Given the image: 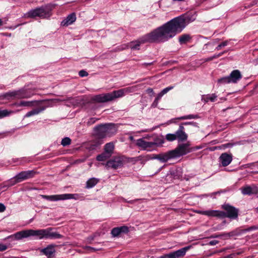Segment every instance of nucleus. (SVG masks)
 Segmentation results:
<instances>
[{
  "mask_svg": "<svg viewBox=\"0 0 258 258\" xmlns=\"http://www.w3.org/2000/svg\"><path fill=\"white\" fill-rule=\"evenodd\" d=\"M190 21L189 16L176 17L137 40L120 45L117 49L119 51L128 48L133 50H139L142 44L164 42L180 33Z\"/></svg>",
  "mask_w": 258,
  "mask_h": 258,
  "instance_id": "obj_1",
  "label": "nucleus"
},
{
  "mask_svg": "<svg viewBox=\"0 0 258 258\" xmlns=\"http://www.w3.org/2000/svg\"><path fill=\"white\" fill-rule=\"evenodd\" d=\"M31 236L34 237L36 239H59L62 235L56 232L52 231V228L33 230L28 229L18 232L13 235L6 238V239L21 240L23 238H28Z\"/></svg>",
  "mask_w": 258,
  "mask_h": 258,
  "instance_id": "obj_2",
  "label": "nucleus"
},
{
  "mask_svg": "<svg viewBox=\"0 0 258 258\" xmlns=\"http://www.w3.org/2000/svg\"><path fill=\"white\" fill-rule=\"evenodd\" d=\"M222 208L226 212L218 210H206L199 211V213L209 217H217L221 218L228 217L231 219H235L237 218L238 211L235 207L228 204H225L222 206Z\"/></svg>",
  "mask_w": 258,
  "mask_h": 258,
  "instance_id": "obj_3",
  "label": "nucleus"
},
{
  "mask_svg": "<svg viewBox=\"0 0 258 258\" xmlns=\"http://www.w3.org/2000/svg\"><path fill=\"white\" fill-rule=\"evenodd\" d=\"M132 92V88L127 87L115 90L110 93L96 95L94 97V100L99 103H105L113 101L116 98L122 97L126 94Z\"/></svg>",
  "mask_w": 258,
  "mask_h": 258,
  "instance_id": "obj_4",
  "label": "nucleus"
},
{
  "mask_svg": "<svg viewBox=\"0 0 258 258\" xmlns=\"http://www.w3.org/2000/svg\"><path fill=\"white\" fill-rule=\"evenodd\" d=\"M32 96V94L26 89H21L18 90L9 91L0 96V99L2 100H15L23 98H28Z\"/></svg>",
  "mask_w": 258,
  "mask_h": 258,
  "instance_id": "obj_5",
  "label": "nucleus"
},
{
  "mask_svg": "<svg viewBox=\"0 0 258 258\" xmlns=\"http://www.w3.org/2000/svg\"><path fill=\"white\" fill-rule=\"evenodd\" d=\"M192 151L189 142L179 144L174 150L168 151L170 159L176 158L185 155Z\"/></svg>",
  "mask_w": 258,
  "mask_h": 258,
  "instance_id": "obj_6",
  "label": "nucleus"
},
{
  "mask_svg": "<svg viewBox=\"0 0 258 258\" xmlns=\"http://www.w3.org/2000/svg\"><path fill=\"white\" fill-rule=\"evenodd\" d=\"M50 9L47 7H41L31 10L27 13V16L30 18L38 17L41 18H46L50 16Z\"/></svg>",
  "mask_w": 258,
  "mask_h": 258,
  "instance_id": "obj_7",
  "label": "nucleus"
},
{
  "mask_svg": "<svg viewBox=\"0 0 258 258\" xmlns=\"http://www.w3.org/2000/svg\"><path fill=\"white\" fill-rule=\"evenodd\" d=\"M40 196L45 200L51 202H56L61 200H66L69 199H77L78 195L77 194H64L61 195H41Z\"/></svg>",
  "mask_w": 258,
  "mask_h": 258,
  "instance_id": "obj_8",
  "label": "nucleus"
},
{
  "mask_svg": "<svg viewBox=\"0 0 258 258\" xmlns=\"http://www.w3.org/2000/svg\"><path fill=\"white\" fill-rule=\"evenodd\" d=\"M116 134L115 130H95L94 138L96 141L101 140L107 137H110Z\"/></svg>",
  "mask_w": 258,
  "mask_h": 258,
  "instance_id": "obj_9",
  "label": "nucleus"
},
{
  "mask_svg": "<svg viewBox=\"0 0 258 258\" xmlns=\"http://www.w3.org/2000/svg\"><path fill=\"white\" fill-rule=\"evenodd\" d=\"M124 160L123 157H115L107 161L105 164L107 168L117 169L122 167L123 165Z\"/></svg>",
  "mask_w": 258,
  "mask_h": 258,
  "instance_id": "obj_10",
  "label": "nucleus"
},
{
  "mask_svg": "<svg viewBox=\"0 0 258 258\" xmlns=\"http://www.w3.org/2000/svg\"><path fill=\"white\" fill-rule=\"evenodd\" d=\"M155 144L157 143H152V141H146L144 139H139L137 142V144L139 147L149 151H151L155 148Z\"/></svg>",
  "mask_w": 258,
  "mask_h": 258,
  "instance_id": "obj_11",
  "label": "nucleus"
},
{
  "mask_svg": "<svg viewBox=\"0 0 258 258\" xmlns=\"http://www.w3.org/2000/svg\"><path fill=\"white\" fill-rule=\"evenodd\" d=\"M190 248V246L183 247L180 249L167 253L168 258H180L185 255L186 251Z\"/></svg>",
  "mask_w": 258,
  "mask_h": 258,
  "instance_id": "obj_12",
  "label": "nucleus"
},
{
  "mask_svg": "<svg viewBox=\"0 0 258 258\" xmlns=\"http://www.w3.org/2000/svg\"><path fill=\"white\" fill-rule=\"evenodd\" d=\"M35 173L36 172L34 170L24 171L17 174L16 175V177L17 178L18 181L20 182L23 180L33 177Z\"/></svg>",
  "mask_w": 258,
  "mask_h": 258,
  "instance_id": "obj_13",
  "label": "nucleus"
},
{
  "mask_svg": "<svg viewBox=\"0 0 258 258\" xmlns=\"http://www.w3.org/2000/svg\"><path fill=\"white\" fill-rule=\"evenodd\" d=\"M42 102V100L39 101V105L34 106V107H36L37 108L32 109V110L28 112L25 117H29L33 115H35L39 114L41 112L44 110L46 108V107L44 106L41 105V103Z\"/></svg>",
  "mask_w": 258,
  "mask_h": 258,
  "instance_id": "obj_14",
  "label": "nucleus"
},
{
  "mask_svg": "<svg viewBox=\"0 0 258 258\" xmlns=\"http://www.w3.org/2000/svg\"><path fill=\"white\" fill-rule=\"evenodd\" d=\"M232 160V155L231 154L224 153H222L219 157V162L223 166H227L229 165Z\"/></svg>",
  "mask_w": 258,
  "mask_h": 258,
  "instance_id": "obj_15",
  "label": "nucleus"
},
{
  "mask_svg": "<svg viewBox=\"0 0 258 258\" xmlns=\"http://www.w3.org/2000/svg\"><path fill=\"white\" fill-rule=\"evenodd\" d=\"M56 245L54 244H49L46 247L40 249V251L43 254L47 256H53L56 252L55 247Z\"/></svg>",
  "mask_w": 258,
  "mask_h": 258,
  "instance_id": "obj_16",
  "label": "nucleus"
},
{
  "mask_svg": "<svg viewBox=\"0 0 258 258\" xmlns=\"http://www.w3.org/2000/svg\"><path fill=\"white\" fill-rule=\"evenodd\" d=\"M228 76L231 83H236L242 78L241 73L238 70L232 71Z\"/></svg>",
  "mask_w": 258,
  "mask_h": 258,
  "instance_id": "obj_17",
  "label": "nucleus"
},
{
  "mask_svg": "<svg viewBox=\"0 0 258 258\" xmlns=\"http://www.w3.org/2000/svg\"><path fill=\"white\" fill-rule=\"evenodd\" d=\"M241 192L244 195L256 194L258 192V188L254 185L246 186L241 188Z\"/></svg>",
  "mask_w": 258,
  "mask_h": 258,
  "instance_id": "obj_18",
  "label": "nucleus"
},
{
  "mask_svg": "<svg viewBox=\"0 0 258 258\" xmlns=\"http://www.w3.org/2000/svg\"><path fill=\"white\" fill-rule=\"evenodd\" d=\"M151 159H158L162 162H165L170 160L168 152L161 153L159 154L153 155L150 158Z\"/></svg>",
  "mask_w": 258,
  "mask_h": 258,
  "instance_id": "obj_19",
  "label": "nucleus"
},
{
  "mask_svg": "<svg viewBox=\"0 0 258 258\" xmlns=\"http://www.w3.org/2000/svg\"><path fill=\"white\" fill-rule=\"evenodd\" d=\"M118 125L113 123L100 124L94 126L93 129H115L118 128Z\"/></svg>",
  "mask_w": 258,
  "mask_h": 258,
  "instance_id": "obj_20",
  "label": "nucleus"
},
{
  "mask_svg": "<svg viewBox=\"0 0 258 258\" xmlns=\"http://www.w3.org/2000/svg\"><path fill=\"white\" fill-rule=\"evenodd\" d=\"M76 20V14L73 13L68 16L66 19L63 20L61 22L63 26H68L73 24Z\"/></svg>",
  "mask_w": 258,
  "mask_h": 258,
  "instance_id": "obj_21",
  "label": "nucleus"
},
{
  "mask_svg": "<svg viewBox=\"0 0 258 258\" xmlns=\"http://www.w3.org/2000/svg\"><path fill=\"white\" fill-rule=\"evenodd\" d=\"M258 229V227H256L255 226H251L247 229H244V230H240V231H238V230H236L235 231H232V232H230L228 233H226L225 235L227 236H236V235H238L239 234H240L241 233H244V232H247V231H251V230H255V229Z\"/></svg>",
  "mask_w": 258,
  "mask_h": 258,
  "instance_id": "obj_22",
  "label": "nucleus"
},
{
  "mask_svg": "<svg viewBox=\"0 0 258 258\" xmlns=\"http://www.w3.org/2000/svg\"><path fill=\"white\" fill-rule=\"evenodd\" d=\"M39 105V101L34 100L31 101H22L17 104L18 106H30L32 107L34 106Z\"/></svg>",
  "mask_w": 258,
  "mask_h": 258,
  "instance_id": "obj_23",
  "label": "nucleus"
},
{
  "mask_svg": "<svg viewBox=\"0 0 258 258\" xmlns=\"http://www.w3.org/2000/svg\"><path fill=\"white\" fill-rule=\"evenodd\" d=\"M176 139L179 142L184 141L187 138V136L183 130H178L176 132Z\"/></svg>",
  "mask_w": 258,
  "mask_h": 258,
  "instance_id": "obj_24",
  "label": "nucleus"
},
{
  "mask_svg": "<svg viewBox=\"0 0 258 258\" xmlns=\"http://www.w3.org/2000/svg\"><path fill=\"white\" fill-rule=\"evenodd\" d=\"M114 148V145L113 143H107L104 146V152L106 153L110 156L112 155Z\"/></svg>",
  "mask_w": 258,
  "mask_h": 258,
  "instance_id": "obj_25",
  "label": "nucleus"
},
{
  "mask_svg": "<svg viewBox=\"0 0 258 258\" xmlns=\"http://www.w3.org/2000/svg\"><path fill=\"white\" fill-rule=\"evenodd\" d=\"M18 180L16 177V175L14 177L11 178L9 180L7 181L4 183L3 187H9L10 186H12L17 183H19Z\"/></svg>",
  "mask_w": 258,
  "mask_h": 258,
  "instance_id": "obj_26",
  "label": "nucleus"
},
{
  "mask_svg": "<svg viewBox=\"0 0 258 258\" xmlns=\"http://www.w3.org/2000/svg\"><path fill=\"white\" fill-rule=\"evenodd\" d=\"M184 125L189 126L188 127H187V128H188V129H189L190 128H193V127H199V126H198V125L196 123L194 122H187H187H183V123L180 124V125H179L178 129H180V130L184 129Z\"/></svg>",
  "mask_w": 258,
  "mask_h": 258,
  "instance_id": "obj_27",
  "label": "nucleus"
},
{
  "mask_svg": "<svg viewBox=\"0 0 258 258\" xmlns=\"http://www.w3.org/2000/svg\"><path fill=\"white\" fill-rule=\"evenodd\" d=\"M99 180L96 178H91L86 182V188H91L94 187L98 182Z\"/></svg>",
  "mask_w": 258,
  "mask_h": 258,
  "instance_id": "obj_28",
  "label": "nucleus"
},
{
  "mask_svg": "<svg viewBox=\"0 0 258 258\" xmlns=\"http://www.w3.org/2000/svg\"><path fill=\"white\" fill-rule=\"evenodd\" d=\"M190 39V36L188 34H184L181 35L179 37V42L182 44L186 43L188 42Z\"/></svg>",
  "mask_w": 258,
  "mask_h": 258,
  "instance_id": "obj_29",
  "label": "nucleus"
},
{
  "mask_svg": "<svg viewBox=\"0 0 258 258\" xmlns=\"http://www.w3.org/2000/svg\"><path fill=\"white\" fill-rule=\"evenodd\" d=\"M13 111L8 109H0V118H2L7 116H10Z\"/></svg>",
  "mask_w": 258,
  "mask_h": 258,
  "instance_id": "obj_30",
  "label": "nucleus"
},
{
  "mask_svg": "<svg viewBox=\"0 0 258 258\" xmlns=\"http://www.w3.org/2000/svg\"><path fill=\"white\" fill-rule=\"evenodd\" d=\"M110 156L106 154V153L104 152L102 154L99 155L97 156V160L99 161H104L109 158Z\"/></svg>",
  "mask_w": 258,
  "mask_h": 258,
  "instance_id": "obj_31",
  "label": "nucleus"
},
{
  "mask_svg": "<svg viewBox=\"0 0 258 258\" xmlns=\"http://www.w3.org/2000/svg\"><path fill=\"white\" fill-rule=\"evenodd\" d=\"M218 83L220 85H225L226 84L231 83L229 76L224 77L218 79Z\"/></svg>",
  "mask_w": 258,
  "mask_h": 258,
  "instance_id": "obj_32",
  "label": "nucleus"
},
{
  "mask_svg": "<svg viewBox=\"0 0 258 258\" xmlns=\"http://www.w3.org/2000/svg\"><path fill=\"white\" fill-rule=\"evenodd\" d=\"M217 96L215 94H212L211 95H207L204 98L206 102L211 101L214 102L217 98Z\"/></svg>",
  "mask_w": 258,
  "mask_h": 258,
  "instance_id": "obj_33",
  "label": "nucleus"
},
{
  "mask_svg": "<svg viewBox=\"0 0 258 258\" xmlns=\"http://www.w3.org/2000/svg\"><path fill=\"white\" fill-rule=\"evenodd\" d=\"M152 143H157L158 144H155V147L161 145L164 143V140L162 137L156 138L154 139Z\"/></svg>",
  "mask_w": 258,
  "mask_h": 258,
  "instance_id": "obj_34",
  "label": "nucleus"
},
{
  "mask_svg": "<svg viewBox=\"0 0 258 258\" xmlns=\"http://www.w3.org/2000/svg\"><path fill=\"white\" fill-rule=\"evenodd\" d=\"M162 96L159 93L157 95L156 98L155 99L154 101L152 103L151 105L152 107H156L158 104L159 101L161 99Z\"/></svg>",
  "mask_w": 258,
  "mask_h": 258,
  "instance_id": "obj_35",
  "label": "nucleus"
},
{
  "mask_svg": "<svg viewBox=\"0 0 258 258\" xmlns=\"http://www.w3.org/2000/svg\"><path fill=\"white\" fill-rule=\"evenodd\" d=\"M101 144H102V142H100V141H96L95 140V143L94 144H91L90 145V146L89 147H88V149L89 150H95L96 149V148L99 146L100 145H101Z\"/></svg>",
  "mask_w": 258,
  "mask_h": 258,
  "instance_id": "obj_36",
  "label": "nucleus"
},
{
  "mask_svg": "<svg viewBox=\"0 0 258 258\" xmlns=\"http://www.w3.org/2000/svg\"><path fill=\"white\" fill-rule=\"evenodd\" d=\"M181 170L180 168H176L175 170H173L171 171V174L173 175L174 177L177 176V178H179L180 176Z\"/></svg>",
  "mask_w": 258,
  "mask_h": 258,
  "instance_id": "obj_37",
  "label": "nucleus"
},
{
  "mask_svg": "<svg viewBox=\"0 0 258 258\" xmlns=\"http://www.w3.org/2000/svg\"><path fill=\"white\" fill-rule=\"evenodd\" d=\"M71 140L68 137H66V138L62 139L61 142V144L63 146H66L69 145L71 144Z\"/></svg>",
  "mask_w": 258,
  "mask_h": 258,
  "instance_id": "obj_38",
  "label": "nucleus"
},
{
  "mask_svg": "<svg viewBox=\"0 0 258 258\" xmlns=\"http://www.w3.org/2000/svg\"><path fill=\"white\" fill-rule=\"evenodd\" d=\"M166 139L169 141H173L176 139V133L175 134H168L166 136Z\"/></svg>",
  "mask_w": 258,
  "mask_h": 258,
  "instance_id": "obj_39",
  "label": "nucleus"
},
{
  "mask_svg": "<svg viewBox=\"0 0 258 258\" xmlns=\"http://www.w3.org/2000/svg\"><path fill=\"white\" fill-rule=\"evenodd\" d=\"M121 234L120 230H119L118 227H115L112 229L111 230V234L113 236H117Z\"/></svg>",
  "mask_w": 258,
  "mask_h": 258,
  "instance_id": "obj_40",
  "label": "nucleus"
},
{
  "mask_svg": "<svg viewBox=\"0 0 258 258\" xmlns=\"http://www.w3.org/2000/svg\"><path fill=\"white\" fill-rule=\"evenodd\" d=\"M233 145H234L233 144H231V143H227V144L222 145L220 146L217 147H216V148L219 149H225L226 148H231L232 147H233Z\"/></svg>",
  "mask_w": 258,
  "mask_h": 258,
  "instance_id": "obj_41",
  "label": "nucleus"
},
{
  "mask_svg": "<svg viewBox=\"0 0 258 258\" xmlns=\"http://www.w3.org/2000/svg\"><path fill=\"white\" fill-rule=\"evenodd\" d=\"M173 86H169L168 87H166L164 89H163L160 93L159 94L162 95V96L166 94L168 91L172 90L173 88Z\"/></svg>",
  "mask_w": 258,
  "mask_h": 258,
  "instance_id": "obj_42",
  "label": "nucleus"
},
{
  "mask_svg": "<svg viewBox=\"0 0 258 258\" xmlns=\"http://www.w3.org/2000/svg\"><path fill=\"white\" fill-rule=\"evenodd\" d=\"M229 41L228 40L225 41L222 43L219 44L216 47V49L219 50L221 49L222 47L226 46L228 45Z\"/></svg>",
  "mask_w": 258,
  "mask_h": 258,
  "instance_id": "obj_43",
  "label": "nucleus"
},
{
  "mask_svg": "<svg viewBox=\"0 0 258 258\" xmlns=\"http://www.w3.org/2000/svg\"><path fill=\"white\" fill-rule=\"evenodd\" d=\"M83 249L87 251L93 252L96 251V249L94 247L89 246H84L83 247Z\"/></svg>",
  "mask_w": 258,
  "mask_h": 258,
  "instance_id": "obj_44",
  "label": "nucleus"
},
{
  "mask_svg": "<svg viewBox=\"0 0 258 258\" xmlns=\"http://www.w3.org/2000/svg\"><path fill=\"white\" fill-rule=\"evenodd\" d=\"M119 229L120 230V232L121 233H126L128 231V228L126 226H121L119 227Z\"/></svg>",
  "mask_w": 258,
  "mask_h": 258,
  "instance_id": "obj_45",
  "label": "nucleus"
},
{
  "mask_svg": "<svg viewBox=\"0 0 258 258\" xmlns=\"http://www.w3.org/2000/svg\"><path fill=\"white\" fill-rule=\"evenodd\" d=\"M197 115H188L184 116H182L180 117L181 119H191V118H197Z\"/></svg>",
  "mask_w": 258,
  "mask_h": 258,
  "instance_id": "obj_46",
  "label": "nucleus"
},
{
  "mask_svg": "<svg viewBox=\"0 0 258 258\" xmlns=\"http://www.w3.org/2000/svg\"><path fill=\"white\" fill-rule=\"evenodd\" d=\"M79 75L81 77H84L87 76L88 75V73L85 70H81L79 72Z\"/></svg>",
  "mask_w": 258,
  "mask_h": 258,
  "instance_id": "obj_47",
  "label": "nucleus"
},
{
  "mask_svg": "<svg viewBox=\"0 0 258 258\" xmlns=\"http://www.w3.org/2000/svg\"><path fill=\"white\" fill-rule=\"evenodd\" d=\"M8 248V246L6 244L0 243V251L6 250Z\"/></svg>",
  "mask_w": 258,
  "mask_h": 258,
  "instance_id": "obj_48",
  "label": "nucleus"
},
{
  "mask_svg": "<svg viewBox=\"0 0 258 258\" xmlns=\"http://www.w3.org/2000/svg\"><path fill=\"white\" fill-rule=\"evenodd\" d=\"M96 120V119L95 118H91L89 119V120L87 121L88 124H92L95 122Z\"/></svg>",
  "mask_w": 258,
  "mask_h": 258,
  "instance_id": "obj_49",
  "label": "nucleus"
},
{
  "mask_svg": "<svg viewBox=\"0 0 258 258\" xmlns=\"http://www.w3.org/2000/svg\"><path fill=\"white\" fill-rule=\"evenodd\" d=\"M168 123V122H166V123H161L154 127H153L152 129H156V128H158V127H166V125Z\"/></svg>",
  "mask_w": 258,
  "mask_h": 258,
  "instance_id": "obj_50",
  "label": "nucleus"
},
{
  "mask_svg": "<svg viewBox=\"0 0 258 258\" xmlns=\"http://www.w3.org/2000/svg\"><path fill=\"white\" fill-rule=\"evenodd\" d=\"M6 207L5 206L2 204L0 203V212H3L6 210Z\"/></svg>",
  "mask_w": 258,
  "mask_h": 258,
  "instance_id": "obj_51",
  "label": "nucleus"
},
{
  "mask_svg": "<svg viewBox=\"0 0 258 258\" xmlns=\"http://www.w3.org/2000/svg\"><path fill=\"white\" fill-rule=\"evenodd\" d=\"M219 243V241L216 240H212L209 242V244L210 245H215Z\"/></svg>",
  "mask_w": 258,
  "mask_h": 258,
  "instance_id": "obj_52",
  "label": "nucleus"
},
{
  "mask_svg": "<svg viewBox=\"0 0 258 258\" xmlns=\"http://www.w3.org/2000/svg\"><path fill=\"white\" fill-rule=\"evenodd\" d=\"M147 92L149 94H154V92L152 88H148L147 89Z\"/></svg>",
  "mask_w": 258,
  "mask_h": 258,
  "instance_id": "obj_53",
  "label": "nucleus"
},
{
  "mask_svg": "<svg viewBox=\"0 0 258 258\" xmlns=\"http://www.w3.org/2000/svg\"><path fill=\"white\" fill-rule=\"evenodd\" d=\"M153 63H154V62H148V63L145 62V63H143L142 65L144 66L147 67L148 66H151V65L153 64Z\"/></svg>",
  "mask_w": 258,
  "mask_h": 258,
  "instance_id": "obj_54",
  "label": "nucleus"
},
{
  "mask_svg": "<svg viewBox=\"0 0 258 258\" xmlns=\"http://www.w3.org/2000/svg\"><path fill=\"white\" fill-rule=\"evenodd\" d=\"M157 258H168L167 254H165L163 255H161Z\"/></svg>",
  "mask_w": 258,
  "mask_h": 258,
  "instance_id": "obj_55",
  "label": "nucleus"
},
{
  "mask_svg": "<svg viewBox=\"0 0 258 258\" xmlns=\"http://www.w3.org/2000/svg\"><path fill=\"white\" fill-rule=\"evenodd\" d=\"M220 237V235H216V234H214V235H213L211 236V238H218V237Z\"/></svg>",
  "mask_w": 258,
  "mask_h": 258,
  "instance_id": "obj_56",
  "label": "nucleus"
},
{
  "mask_svg": "<svg viewBox=\"0 0 258 258\" xmlns=\"http://www.w3.org/2000/svg\"><path fill=\"white\" fill-rule=\"evenodd\" d=\"M212 60H213V58H212V57L211 56V57H209L207 58L206 59V61H211Z\"/></svg>",
  "mask_w": 258,
  "mask_h": 258,
  "instance_id": "obj_57",
  "label": "nucleus"
},
{
  "mask_svg": "<svg viewBox=\"0 0 258 258\" xmlns=\"http://www.w3.org/2000/svg\"><path fill=\"white\" fill-rule=\"evenodd\" d=\"M201 149V147L197 146V147H196L194 148H192V151H194V150H198V149Z\"/></svg>",
  "mask_w": 258,
  "mask_h": 258,
  "instance_id": "obj_58",
  "label": "nucleus"
},
{
  "mask_svg": "<svg viewBox=\"0 0 258 258\" xmlns=\"http://www.w3.org/2000/svg\"><path fill=\"white\" fill-rule=\"evenodd\" d=\"M223 53L224 52L219 53V54H217L216 56H217V57H219L221 56L222 54H223Z\"/></svg>",
  "mask_w": 258,
  "mask_h": 258,
  "instance_id": "obj_59",
  "label": "nucleus"
},
{
  "mask_svg": "<svg viewBox=\"0 0 258 258\" xmlns=\"http://www.w3.org/2000/svg\"><path fill=\"white\" fill-rule=\"evenodd\" d=\"M217 55H214L213 56H211L212 58H213V59L214 58H218L217 56H216Z\"/></svg>",
  "mask_w": 258,
  "mask_h": 258,
  "instance_id": "obj_60",
  "label": "nucleus"
},
{
  "mask_svg": "<svg viewBox=\"0 0 258 258\" xmlns=\"http://www.w3.org/2000/svg\"><path fill=\"white\" fill-rule=\"evenodd\" d=\"M4 137V133H0V138Z\"/></svg>",
  "mask_w": 258,
  "mask_h": 258,
  "instance_id": "obj_61",
  "label": "nucleus"
},
{
  "mask_svg": "<svg viewBox=\"0 0 258 258\" xmlns=\"http://www.w3.org/2000/svg\"><path fill=\"white\" fill-rule=\"evenodd\" d=\"M3 21L2 20V19H0V26L3 25Z\"/></svg>",
  "mask_w": 258,
  "mask_h": 258,
  "instance_id": "obj_62",
  "label": "nucleus"
},
{
  "mask_svg": "<svg viewBox=\"0 0 258 258\" xmlns=\"http://www.w3.org/2000/svg\"><path fill=\"white\" fill-rule=\"evenodd\" d=\"M130 138L131 140L133 139V137H130Z\"/></svg>",
  "mask_w": 258,
  "mask_h": 258,
  "instance_id": "obj_63",
  "label": "nucleus"
},
{
  "mask_svg": "<svg viewBox=\"0 0 258 258\" xmlns=\"http://www.w3.org/2000/svg\"><path fill=\"white\" fill-rule=\"evenodd\" d=\"M257 209V211H258V208Z\"/></svg>",
  "mask_w": 258,
  "mask_h": 258,
  "instance_id": "obj_64",
  "label": "nucleus"
}]
</instances>
